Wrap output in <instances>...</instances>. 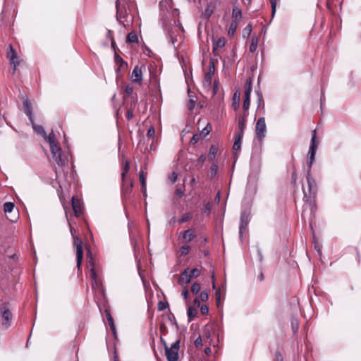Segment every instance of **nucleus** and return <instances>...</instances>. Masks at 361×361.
<instances>
[{
    "instance_id": "1",
    "label": "nucleus",
    "mask_w": 361,
    "mask_h": 361,
    "mask_svg": "<svg viewBox=\"0 0 361 361\" xmlns=\"http://www.w3.org/2000/svg\"><path fill=\"white\" fill-rule=\"evenodd\" d=\"M317 147H318V142L317 141L316 130H314L312 131L311 144H310L309 152H308L309 160L307 162V165H308L309 169L307 171V181L310 192L312 191V190L314 185V183H315L314 179L310 178V169H311V167L313 164V162L314 161L315 154H316V150L317 149Z\"/></svg>"
},
{
    "instance_id": "2",
    "label": "nucleus",
    "mask_w": 361,
    "mask_h": 361,
    "mask_svg": "<svg viewBox=\"0 0 361 361\" xmlns=\"http://www.w3.org/2000/svg\"><path fill=\"white\" fill-rule=\"evenodd\" d=\"M87 258L90 257V259L87 262V267L90 269V276L92 281V288L98 293L104 295V290L103 288L102 279L96 271L94 264L91 257V252L90 251L87 252Z\"/></svg>"
},
{
    "instance_id": "3",
    "label": "nucleus",
    "mask_w": 361,
    "mask_h": 361,
    "mask_svg": "<svg viewBox=\"0 0 361 361\" xmlns=\"http://www.w3.org/2000/svg\"><path fill=\"white\" fill-rule=\"evenodd\" d=\"M164 348L165 355L168 361H177L179 358L180 340H176L171 345L166 343L165 340H161Z\"/></svg>"
},
{
    "instance_id": "4",
    "label": "nucleus",
    "mask_w": 361,
    "mask_h": 361,
    "mask_svg": "<svg viewBox=\"0 0 361 361\" xmlns=\"http://www.w3.org/2000/svg\"><path fill=\"white\" fill-rule=\"evenodd\" d=\"M130 169V161L128 159L125 160L122 169L121 178L123 182V192L127 196L132 192L133 182L131 180H128L126 178V176Z\"/></svg>"
},
{
    "instance_id": "5",
    "label": "nucleus",
    "mask_w": 361,
    "mask_h": 361,
    "mask_svg": "<svg viewBox=\"0 0 361 361\" xmlns=\"http://www.w3.org/2000/svg\"><path fill=\"white\" fill-rule=\"evenodd\" d=\"M73 245L76 249L77 268L80 271L83 258L82 242L80 238L73 235Z\"/></svg>"
},
{
    "instance_id": "6",
    "label": "nucleus",
    "mask_w": 361,
    "mask_h": 361,
    "mask_svg": "<svg viewBox=\"0 0 361 361\" xmlns=\"http://www.w3.org/2000/svg\"><path fill=\"white\" fill-rule=\"evenodd\" d=\"M252 92V80L247 78L245 84V98L243 101V112H248L250 104V94Z\"/></svg>"
},
{
    "instance_id": "7",
    "label": "nucleus",
    "mask_w": 361,
    "mask_h": 361,
    "mask_svg": "<svg viewBox=\"0 0 361 361\" xmlns=\"http://www.w3.org/2000/svg\"><path fill=\"white\" fill-rule=\"evenodd\" d=\"M267 132V126L265 123V118L264 117L259 118L255 126V135L256 137L262 141L265 137Z\"/></svg>"
},
{
    "instance_id": "8",
    "label": "nucleus",
    "mask_w": 361,
    "mask_h": 361,
    "mask_svg": "<svg viewBox=\"0 0 361 361\" xmlns=\"http://www.w3.org/2000/svg\"><path fill=\"white\" fill-rule=\"evenodd\" d=\"M142 69L145 70V66H135L133 70V72L131 73V80L132 82L136 84H138L139 85H141L142 84L143 81V73Z\"/></svg>"
},
{
    "instance_id": "9",
    "label": "nucleus",
    "mask_w": 361,
    "mask_h": 361,
    "mask_svg": "<svg viewBox=\"0 0 361 361\" xmlns=\"http://www.w3.org/2000/svg\"><path fill=\"white\" fill-rule=\"evenodd\" d=\"M215 73V65L214 61L212 60L209 64L208 71L205 73L203 80V86L206 88H209L212 85V77Z\"/></svg>"
},
{
    "instance_id": "10",
    "label": "nucleus",
    "mask_w": 361,
    "mask_h": 361,
    "mask_svg": "<svg viewBox=\"0 0 361 361\" xmlns=\"http://www.w3.org/2000/svg\"><path fill=\"white\" fill-rule=\"evenodd\" d=\"M249 224L248 215L243 212L240 216V224L239 227V235L241 240H243V234L246 231Z\"/></svg>"
},
{
    "instance_id": "11",
    "label": "nucleus",
    "mask_w": 361,
    "mask_h": 361,
    "mask_svg": "<svg viewBox=\"0 0 361 361\" xmlns=\"http://www.w3.org/2000/svg\"><path fill=\"white\" fill-rule=\"evenodd\" d=\"M1 315L3 318L2 324L6 326H9L12 319V314L6 305L1 307Z\"/></svg>"
},
{
    "instance_id": "12",
    "label": "nucleus",
    "mask_w": 361,
    "mask_h": 361,
    "mask_svg": "<svg viewBox=\"0 0 361 361\" xmlns=\"http://www.w3.org/2000/svg\"><path fill=\"white\" fill-rule=\"evenodd\" d=\"M72 207L76 216H80L82 214V202L75 197H72Z\"/></svg>"
},
{
    "instance_id": "13",
    "label": "nucleus",
    "mask_w": 361,
    "mask_h": 361,
    "mask_svg": "<svg viewBox=\"0 0 361 361\" xmlns=\"http://www.w3.org/2000/svg\"><path fill=\"white\" fill-rule=\"evenodd\" d=\"M192 280L191 274L189 272V268H186L184 271L180 274L178 283L181 286L185 284H188Z\"/></svg>"
},
{
    "instance_id": "14",
    "label": "nucleus",
    "mask_w": 361,
    "mask_h": 361,
    "mask_svg": "<svg viewBox=\"0 0 361 361\" xmlns=\"http://www.w3.org/2000/svg\"><path fill=\"white\" fill-rule=\"evenodd\" d=\"M105 312H106V319H107V322H108V325L110 327L112 335L114 337V338H117L116 329V326L114 324V319H113L112 316L111 315L109 310H106Z\"/></svg>"
},
{
    "instance_id": "15",
    "label": "nucleus",
    "mask_w": 361,
    "mask_h": 361,
    "mask_svg": "<svg viewBox=\"0 0 361 361\" xmlns=\"http://www.w3.org/2000/svg\"><path fill=\"white\" fill-rule=\"evenodd\" d=\"M114 61L116 64L118 66V68L116 70L117 72L121 71V69H123L127 66V63L116 53V51L114 54Z\"/></svg>"
},
{
    "instance_id": "16",
    "label": "nucleus",
    "mask_w": 361,
    "mask_h": 361,
    "mask_svg": "<svg viewBox=\"0 0 361 361\" xmlns=\"http://www.w3.org/2000/svg\"><path fill=\"white\" fill-rule=\"evenodd\" d=\"M182 234L183 240L187 243L190 242L196 237L195 231L192 229H188L183 231Z\"/></svg>"
},
{
    "instance_id": "17",
    "label": "nucleus",
    "mask_w": 361,
    "mask_h": 361,
    "mask_svg": "<svg viewBox=\"0 0 361 361\" xmlns=\"http://www.w3.org/2000/svg\"><path fill=\"white\" fill-rule=\"evenodd\" d=\"M226 39L224 37H221L219 39H218L216 41H214L213 42V53L214 54H216V51L219 49V48H222L225 46V44H226Z\"/></svg>"
},
{
    "instance_id": "18",
    "label": "nucleus",
    "mask_w": 361,
    "mask_h": 361,
    "mask_svg": "<svg viewBox=\"0 0 361 361\" xmlns=\"http://www.w3.org/2000/svg\"><path fill=\"white\" fill-rule=\"evenodd\" d=\"M247 116H248V112H243V114L242 116H240L239 118V121H238L239 130H240L239 133H242L243 135V132H244V130L245 128V123L247 121Z\"/></svg>"
},
{
    "instance_id": "19",
    "label": "nucleus",
    "mask_w": 361,
    "mask_h": 361,
    "mask_svg": "<svg viewBox=\"0 0 361 361\" xmlns=\"http://www.w3.org/2000/svg\"><path fill=\"white\" fill-rule=\"evenodd\" d=\"M240 99V92L237 90L233 94V102H232V106L235 111H237L239 108Z\"/></svg>"
},
{
    "instance_id": "20",
    "label": "nucleus",
    "mask_w": 361,
    "mask_h": 361,
    "mask_svg": "<svg viewBox=\"0 0 361 361\" xmlns=\"http://www.w3.org/2000/svg\"><path fill=\"white\" fill-rule=\"evenodd\" d=\"M243 135L242 133H238L235 135V142L233 146V149L234 151L237 152L240 149L241 140Z\"/></svg>"
},
{
    "instance_id": "21",
    "label": "nucleus",
    "mask_w": 361,
    "mask_h": 361,
    "mask_svg": "<svg viewBox=\"0 0 361 361\" xmlns=\"http://www.w3.org/2000/svg\"><path fill=\"white\" fill-rule=\"evenodd\" d=\"M106 345L109 352H112L114 354V361H119L118 356L116 352V343H113L111 344L110 343H107Z\"/></svg>"
},
{
    "instance_id": "22",
    "label": "nucleus",
    "mask_w": 361,
    "mask_h": 361,
    "mask_svg": "<svg viewBox=\"0 0 361 361\" xmlns=\"http://www.w3.org/2000/svg\"><path fill=\"white\" fill-rule=\"evenodd\" d=\"M61 155L62 153L54 152V154H52L53 159L59 166H63L66 164V160L62 158Z\"/></svg>"
},
{
    "instance_id": "23",
    "label": "nucleus",
    "mask_w": 361,
    "mask_h": 361,
    "mask_svg": "<svg viewBox=\"0 0 361 361\" xmlns=\"http://www.w3.org/2000/svg\"><path fill=\"white\" fill-rule=\"evenodd\" d=\"M232 17L235 18V20L238 22L239 20L241 19L242 17V11L240 7L234 6L232 11Z\"/></svg>"
},
{
    "instance_id": "24",
    "label": "nucleus",
    "mask_w": 361,
    "mask_h": 361,
    "mask_svg": "<svg viewBox=\"0 0 361 361\" xmlns=\"http://www.w3.org/2000/svg\"><path fill=\"white\" fill-rule=\"evenodd\" d=\"M138 42V37L135 32L132 31L128 33L127 38H126V42L127 43H133V42Z\"/></svg>"
},
{
    "instance_id": "25",
    "label": "nucleus",
    "mask_w": 361,
    "mask_h": 361,
    "mask_svg": "<svg viewBox=\"0 0 361 361\" xmlns=\"http://www.w3.org/2000/svg\"><path fill=\"white\" fill-rule=\"evenodd\" d=\"M140 180L142 185V191L144 194L146 193V175L143 171L140 172Z\"/></svg>"
},
{
    "instance_id": "26",
    "label": "nucleus",
    "mask_w": 361,
    "mask_h": 361,
    "mask_svg": "<svg viewBox=\"0 0 361 361\" xmlns=\"http://www.w3.org/2000/svg\"><path fill=\"white\" fill-rule=\"evenodd\" d=\"M193 216L192 212H186L185 213L180 219H178V223L182 224L190 221Z\"/></svg>"
},
{
    "instance_id": "27",
    "label": "nucleus",
    "mask_w": 361,
    "mask_h": 361,
    "mask_svg": "<svg viewBox=\"0 0 361 361\" xmlns=\"http://www.w3.org/2000/svg\"><path fill=\"white\" fill-rule=\"evenodd\" d=\"M17 56V53L16 50L13 49L11 44H9L7 49V57L9 60H13V59Z\"/></svg>"
},
{
    "instance_id": "28",
    "label": "nucleus",
    "mask_w": 361,
    "mask_h": 361,
    "mask_svg": "<svg viewBox=\"0 0 361 361\" xmlns=\"http://www.w3.org/2000/svg\"><path fill=\"white\" fill-rule=\"evenodd\" d=\"M238 22L237 20H233L231 23L228 31V34L229 36L232 37L234 35V34L237 30V27H238Z\"/></svg>"
},
{
    "instance_id": "29",
    "label": "nucleus",
    "mask_w": 361,
    "mask_h": 361,
    "mask_svg": "<svg viewBox=\"0 0 361 361\" xmlns=\"http://www.w3.org/2000/svg\"><path fill=\"white\" fill-rule=\"evenodd\" d=\"M44 138L45 139L46 141H47L49 142V146L56 143V136H55V135H54L53 131H51L49 134V135H46V137H44Z\"/></svg>"
},
{
    "instance_id": "30",
    "label": "nucleus",
    "mask_w": 361,
    "mask_h": 361,
    "mask_svg": "<svg viewBox=\"0 0 361 361\" xmlns=\"http://www.w3.org/2000/svg\"><path fill=\"white\" fill-rule=\"evenodd\" d=\"M133 92V87L132 85H126L124 90H123V97L126 98L132 94Z\"/></svg>"
},
{
    "instance_id": "31",
    "label": "nucleus",
    "mask_w": 361,
    "mask_h": 361,
    "mask_svg": "<svg viewBox=\"0 0 361 361\" xmlns=\"http://www.w3.org/2000/svg\"><path fill=\"white\" fill-rule=\"evenodd\" d=\"M197 314V310L196 307H189L188 309V316L189 318V321H191L194 319Z\"/></svg>"
},
{
    "instance_id": "32",
    "label": "nucleus",
    "mask_w": 361,
    "mask_h": 361,
    "mask_svg": "<svg viewBox=\"0 0 361 361\" xmlns=\"http://www.w3.org/2000/svg\"><path fill=\"white\" fill-rule=\"evenodd\" d=\"M32 127H33L35 131H36L37 133L42 135L43 137H46V132L42 126L35 125L33 123V121L32 122Z\"/></svg>"
},
{
    "instance_id": "33",
    "label": "nucleus",
    "mask_w": 361,
    "mask_h": 361,
    "mask_svg": "<svg viewBox=\"0 0 361 361\" xmlns=\"http://www.w3.org/2000/svg\"><path fill=\"white\" fill-rule=\"evenodd\" d=\"M24 105L25 107V113L29 116L30 121L32 122V107L31 105L27 102H25Z\"/></svg>"
},
{
    "instance_id": "34",
    "label": "nucleus",
    "mask_w": 361,
    "mask_h": 361,
    "mask_svg": "<svg viewBox=\"0 0 361 361\" xmlns=\"http://www.w3.org/2000/svg\"><path fill=\"white\" fill-rule=\"evenodd\" d=\"M14 208V204L11 202H7L4 204V211L5 213L11 212Z\"/></svg>"
},
{
    "instance_id": "35",
    "label": "nucleus",
    "mask_w": 361,
    "mask_h": 361,
    "mask_svg": "<svg viewBox=\"0 0 361 361\" xmlns=\"http://www.w3.org/2000/svg\"><path fill=\"white\" fill-rule=\"evenodd\" d=\"M211 130L212 126L209 123H207V125L200 132V136L203 137H206L207 135H209Z\"/></svg>"
},
{
    "instance_id": "36",
    "label": "nucleus",
    "mask_w": 361,
    "mask_h": 361,
    "mask_svg": "<svg viewBox=\"0 0 361 361\" xmlns=\"http://www.w3.org/2000/svg\"><path fill=\"white\" fill-rule=\"evenodd\" d=\"M200 284L197 282H195L192 284L191 292L194 295H197L200 290Z\"/></svg>"
},
{
    "instance_id": "37",
    "label": "nucleus",
    "mask_w": 361,
    "mask_h": 361,
    "mask_svg": "<svg viewBox=\"0 0 361 361\" xmlns=\"http://www.w3.org/2000/svg\"><path fill=\"white\" fill-rule=\"evenodd\" d=\"M217 152L218 148L215 145H212L209 149V159L211 160L214 159Z\"/></svg>"
},
{
    "instance_id": "38",
    "label": "nucleus",
    "mask_w": 361,
    "mask_h": 361,
    "mask_svg": "<svg viewBox=\"0 0 361 361\" xmlns=\"http://www.w3.org/2000/svg\"><path fill=\"white\" fill-rule=\"evenodd\" d=\"M49 147H50L51 154H54V152L62 153L61 148L60 147V146L58 145L57 142L54 145H50Z\"/></svg>"
},
{
    "instance_id": "39",
    "label": "nucleus",
    "mask_w": 361,
    "mask_h": 361,
    "mask_svg": "<svg viewBox=\"0 0 361 361\" xmlns=\"http://www.w3.org/2000/svg\"><path fill=\"white\" fill-rule=\"evenodd\" d=\"M218 165L216 163H213L210 167V176L212 178L214 177L217 173Z\"/></svg>"
},
{
    "instance_id": "40",
    "label": "nucleus",
    "mask_w": 361,
    "mask_h": 361,
    "mask_svg": "<svg viewBox=\"0 0 361 361\" xmlns=\"http://www.w3.org/2000/svg\"><path fill=\"white\" fill-rule=\"evenodd\" d=\"M195 102H196V100L195 99V97L190 96V99H189L188 105H187L188 109L190 111L193 110L195 105Z\"/></svg>"
},
{
    "instance_id": "41",
    "label": "nucleus",
    "mask_w": 361,
    "mask_h": 361,
    "mask_svg": "<svg viewBox=\"0 0 361 361\" xmlns=\"http://www.w3.org/2000/svg\"><path fill=\"white\" fill-rule=\"evenodd\" d=\"M257 47V39L252 38L250 46V52H255Z\"/></svg>"
},
{
    "instance_id": "42",
    "label": "nucleus",
    "mask_w": 361,
    "mask_h": 361,
    "mask_svg": "<svg viewBox=\"0 0 361 361\" xmlns=\"http://www.w3.org/2000/svg\"><path fill=\"white\" fill-rule=\"evenodd\" d=\"M169 307L167 302L159 301L158 302L157 308L159 311H163Z\"/></svg>"
},
{
    "instance_id": "43",
    "label": "nucleus",
    "mask_w": 361,
    "mask_h": 361,
    "mask_svg": "<svg viewBox=\"0 0 361 361\" xmlns=\"http://www.w3.org/2000/svg\"><path fill=\"white\" fill-rule=\"evenodd\" d=\"M214 13V8L211 6H208L204 11V16L207 18H209Z\"/></svg>"
},
{
    "instance_id": "44",
    "label": "nucleus",
    "mask_w": 361,
    "mask_h": 361,
    "mask_svg": "<svg viewBox=\"0 0 361 361\" xmlns=\"http://www.w3.org/2000/svg\"><path fill=\"white\" fill-rule=\"evenodd\" d=\"M190 274H191V277L192 278H197L200 275V270H199L197 268H194L192 270H189Z\"/></svg>"
},
{
    "instance_id": "45",
    "label": "nucleus",
    "mask_w": 361,
    "mask_h": 361,
    "mask_svg": "<svg viewBox=\"0 0 361 361\" xmlns=\"http://www.w3.org/2000/svg\"><path fill=\"white\" fill-rule=\"evenodd\" d=\"M190 247L188 245H183L180 248L182 255H186L189 253Z\"/></svg>"
},
{
    "instance_id": "46",
    "label": "nucleus",
    "mask_w": 361,
    "mask_h": 361,
    "mask_svg": "<svg viewBox=\"0 0 361 361\" xmlns=\"http://www.w3.org/2000/svg\"><path fill=\"white\" fill-rule=\"evenodd\" d=\"M11 63L13 65V71H16L17 66L20 64V59L18 55L13 59V60H10Z\"/></svg>"
},
{
    "instance_id": "47",
    "label": "nucleus",
    "mask_w": 361,
    "mask_h": 361,
    "mask_svg": "<svg viewBox=\"0 0 361 361\" xmlns=\"http://www.w3.org/2000/svg\"><path fill=\"white\" fill-rule=\"evenodd\" d=\"M209 298V295H208V293L205 290H203L200 293V299L202 301V302H206L207 301Z\"/></svg>"
},
{
    "instance_id": "48",
    "label": "nucleus",
    "mask_w": 361,
    "mask_h": 361,
    "mask_svg": "<svg viewBox=\"0 0 361 361\" xmlns=\"http://www.w3.org/2000/svg\"><path fill=\"white\" fill-rule=\"evenodd\" d=\"M216 304L218 307L221 306V290L220 289L216 291Z\"/></svg>"
},
{
    "instance_id": "49",
    "label": "nucleus",
    "mask_w": 361,
    "mask_h": 361,
    "mask_svg": "<svg viewBox=\"0 0 361 361\" xmlns=\"http://www.w3.org/2000/svg\"><path fill=\"white\" fill-rule=\"evenodd\" d=\"M271 6V13L272 17L274 16L276 10V0H270Z\"/></svg>"
},
{
    "instance_id": "50",
    "label": "nucleus",
    "mask_w": 361,
    "mask_h": 361,
    "mask_svg": "<svg viewBox=\"0 0 361 361\" xmlns=\"http://www.w3.org/2000/svg\"><path fill=\"white\" fill-rule=\"evenodd\" d=\"M292 328L294 332L297 331L299 327V323L297 319H293L292 320Z\"/></svg>"
},
{
    "instance_id": "51",
    "label": "nucleus",
    "mask_w": 361,
    "mask_h": 361,
    "mask_svg": "<svg viewBox=\"0 0 361 361\" xmlns=\"http://www.w3.org/2000/svg\"><path fill=\"white\" fill-rule=\"evenodd\" d=\"M178 175L176 172H172L169 176V179L171 183H175L177 180Z\"/></svg>"
},
{
    "instance_id": "52",
    "label": "nucleus",
    "mask_w": 361,
    "mask_h": 361,
    "mask_svg": "<svg viewBox=\"0 0 361 361\" xmlns=\"http://www.w3.org/2000/svg\"><path fill=\"white\" fill-rule=\"evenodd\" d=\"M200 311L202 314H207L209 312V307L206 305H202L200 307Z\"/></svg>"
},
{
    "instance_id": "53",
    "label": "nucleus",
    "mask_w": 361,
    "mask_h": 361,
    "mask_svg": "<svg viewBox=\"0 0 361 361\" xmlns=\"http://www.w3.org/2000/svg\"><path fill=\"white\" fill-rule=\"evenodd\" d=\"M211 208H212L211 203H209V202L206 203L204 204V212L207 213V214H209V212L211 211Z\"/></svg>"
},
{
    "instance_id": "54",
    "label": "nucleus",
    "mask_w": 361,
    "mask_h": 361,
    "mask_svg": "<svg viewBox=\"0 0 361 361\" xmlns=\"http://www.w3.org/2000/svg\"><path fill=\"white\" fill-rule=\"evenodd\" d=\"M133 117V111L132 109H129L127 110V112H126V118L128 121H130V119H132Z\"/></svg>"
},
{
    "instance_id": "55",
    "label": "nucleus",
    "mask_w": 361,
    "mask_h": 361,
    "mask_svg": "<svg viewBox=\"0 0 361 361\" xmlns=\"http://www.w3.org/2000/svg\"><path fill=\"white\" fill-rule=\"evenodd\" d=\"M155 134V130L154 128V127H150L147 131V136L149 137H154Z\"/></svg>"
},
{
    "instance_id": "56",
    "label": "nucleus",
    "mask_w": 361,
    "mask_h": 361,
    "mask_svg": "<svg viewBox=\"0 0 361 361\" xmlns=\"http://www.w3.org/2000/svg\"><path fill=\"white\" fill-rule=\"evenodd\" d=\"M182 295L185 301L188 300L189 296V291L187 288H184L182 291Z\"/></svg>"
},
{
    "instance_id": "57",
    "label": "nucleus",
    "mask_w": 361,
    "mask_h": 361,
    "mask_svg": "<svg viewBox=\"0 0 361 361\" xmlns=\"http://www.w3.org/2000/svg\"><path fill=\"white\" fill-rule=\"evenodd\" d=\"M120 2V0H117L116 1V8H117V18H121L122 17V13H121V11H120V8H119V3Z\"/></svg>"
},
{
    "instance_id": "58",
    "label": "nucleus",
    "mask_w": 361,
    "mask_h": 361,
    "mask_svg": "<svg viewBox=\"0 0 361 361\" xmlns=\"http://www.w3.org/2000/svg\"><path fill=\"white\" fill-rule=\"evenodd\" d=\"M200 135H194L191 139V142H193V143H196L199 141L200 140Z\"/></svg>"
},
{
    "instance_id": "59",
    "label": "nucleus",
    "mask_w": 361,
    "mask_h": 361,
    "mask_svg": "<svg viewBox=\"0 0 361 361\" xmlns=\"http://www.w3.org/2000/svg\"><path fill=\"white\" fill-rule=\"evenodd\" d=\"M193 303H194V305L196 307H200V298H198V297L195 298L194 299Z\"/></svg>"
},
{
    "instance_id": "60",
    "label": "nucleus",
    "mask_w": 361,
    "mask_h": 361,
    "mask_svg": "<svg viewBox=\"0 0 361 361\" xmlns=\"http://www.w3.org/2000/svg\"><path fill=\"white\" fill-rule=\"evenodd\" d=\"M204 340H195V345L197 348H200L203 345Z\"/></svg>"
},
{
    "instance_id": "61",
    "label": "nucleus",
    "mask_w": 361,
    "mask_h": 361,
    "mask_svg": "<svg viewBox=\"0 0 361 361\" xmlns=\"http://www.w3.org/2000/svg\"><path fill=\"white\" fill-rule=\"evenodd\" d=\"M206 155L204 154H202L199 158H198V161L200 163V164H202L206 160Z\"/></svg>"
},
{
    "instance_id": "62",
    "label": "nucleus",
    "mask_w": 361,
    "mask_h": 361,
    "mask_svg": "<svg viewBox=\"0 0 361 361\" xmlns=\"http://www.w3.org/2000/svg\"><path fill=\"white\" fill-rule=\"evenodd\" d=\"M175 194L178 197H182L183 192L181 190V189L178 188L175 190Z\"/></svg>"
},
{
    "instance_id": "63",
    "label": "nucleus",
    "mask_w": 361,
    "mask_h": 361,
    "mask_svg": "<svg viewBox=\"0 0 361 361\" xmlns=\"http://www.w3.org/2000/svg\"><path fill=\"white\" fill-rule=\"evenodd\" d=\"M296 180H297V173H296V171L295 170L293 173H292V182L293 183H295L296 182Z\"/></svg>"
},
{
    "instance_id": "64",
    "label": "nucleus",
    "mask_w": 361,
    "mask_h": 361,
    "mask_svg": "<svg viewBox=\"0 0 361 361\" xmlns=\"http://www.w3.org/2000/svg\"><path fill=\"white\" fill-rule=\"evenodd\" d=\"M106 37H107V38H109L110 40H111L112 39H114V37H113V32H112V31H111V30H108L107 33H106Z\"/></svg>"
}]
</instances>
